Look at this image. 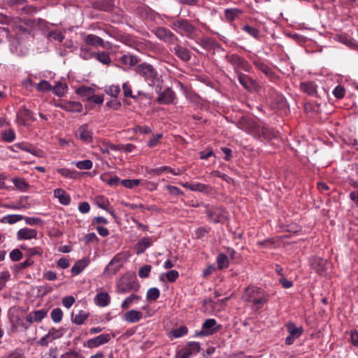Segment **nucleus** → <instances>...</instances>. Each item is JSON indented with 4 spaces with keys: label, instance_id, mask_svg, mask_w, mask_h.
<instances>
[{
    "label": "nucleus",
    "instance_id": "nucleus-40",
    "mask_svg": "<svg viewBox=\"0 0 358 358\" xmlns=\"http://www.w3.org/2000/svg\"><path fill=\"white\" fill-rule=\"evenodd\" d=\"M217 263L219 269L226 268L229 266L228 257L224 253H220L217 257Z\"/></svg>",
    "mask_w": 358,
    "mask_h": 358
},
{
    "label": "nucleus",
    "instance_id": "nucleus-27",
    "mask_svg": "<svg viewBox=\"0 0 358 358\" xmlns=\"http://www.w3.org/2000/svg\"><path fill=\"white\" fill-rule=\"evenodd\" d=\"M141 297L137 294H131L130 296H127L121 303V308L122 309H127L131 305L134 303H138Z\"/></svg>",
    "mask_w": 358,
    "mask_h": 358
},
{
    "label": "nucleus",
    "instance_id": "nucleus-60",
    "mask_svg": "<svg viewBox=\"0 0 358 358\" xmlns=\"http://www.w3.org/2000/svg\"><path fill=\"white\" fill-rule=\"evenodd\" d=\"M165 188L169 191V192L173 196H182L183 195V192L180 190L178 187L176 186H172L168 185L165 187Z\"/></svg>",
    "mask_w": 358,
    "mask_h": 358
},
{
    "label": "nucleus",
    "instance_id": "nucleus-30",
    "mask_svg": "<svg viewBox=\"0 0 358 358\" xmlns=\"http://www.w3.org/2000/svg\"><path fill=\"white\" fill-rule=\"evenodd\" d=\"M242 29L256 40H259L261 38L259 30L255 27L250 26L249 24H244L242 27Z\"/></svg>",
    "mask_w": 358,
    "mask_h": 358
},
{
    "label": "nucleus",
    "instance_id": "nucleus-52",
    "mask_svg": "<svg viewBox=\"0 0 358 358\" xmlns=\"http://www.w3.org/2000/svg\"><path fill=\"white\" fill-rule=\"evenodd\" d=\"M141 182L138 179H124L121 180V184L126 188L132 189L135 186H138Z\"/></svg>",
    "mask_w": 358,
    "mask_h": 358
},
{
    "label": "nucleus",
    "instance_id": "nucleus-61",
    "mask_svg": "<svg viewBox=\"0 0 358 358\" xmlns=\"http://www.w3.org/2000/svg\"><path fill=\"white\" fill-rule=\"evenodd\" d=\"M76 299L73 296H66L62 298V305L66 308H70L75 303Z\"/></svg>",
    "mask_w": 358,
    "mask_h": 358
},
{
    "label": "nucleus",
    "instance_id": "nucleus-34",
    "mask_svg": "<svg viewBox=\"0 0 358 358\" xmlns=\"http://www.w3.org/2000/svg\"><path fill=\"white\" fill-rule=\"evenodd\" d=\"M13 148H17L19 150L29 152L34 156H38V150L34 148H31L30 145L25 143H17L13 145Z\"/></svg>",
    "mask_w": 358,
    "mask_h": 358
},
{
    "label": "nucleus",
    "instance_id": "nucleus-35",
    "mask_svg": "<svg viewBox=\"0 0 358 358\" xmlns=\"http://www.w3.org/2000/svg\"><path fill=\"white\" fill-rule=\"evenodd\" d=\"M12 181L15 187L21 192H25L29 187L27 181L22 178H14Z\"/></svg>",
    "mask_w": 358,
    "mask_h": 358
},
{
    "label": "nucleus",
    "instance_id": "nucleus-28",
    "mask_svg": "<svg viewBox=\"0 0 358 358\" xmlns=\"http://www.w3.org/2000/svg\"><path fill=\"white\" fill-rule=\"evenodd\" d=\"M57 172L63 177L69 179H77L80 176V173L78 171L66 168L57 169Z\"/></svg>",
    "mask_w": 358,
    "mask_h": 358
},
{
    "label": "nucleus",
    "instance_id": "nucleus-12",
    "mask_svg": "<svg viewBox=\"0 0 358 358\" xmlns=\"http://www.w3.org/2000/svg\"><path fill=\"white\" fill-rule=\"evenodd\" d=\"M121 266V259L118 255H115L104 268L103 275L107 277H111L120 270Z\"/></svg>",
    "mask_w": 358,
    "mask_h": 358
},
{
    "label": "nucleus",
    "instance_id": "nucleus-47",
    "mask_svg": "<svg viewBox=\"0 0 358 358\" xmlns=\"http://www.w3.org/2000/svg\"><path fill=\"white\" fill-rule=\"evenodd\" d=\"M104 92L112 97H117L120 93V87L119 85L106 86Z\"/></svg>",
    "mask_w": 358,
    "mask_h": 358
},
{
    "label": "nucleus",
    "instance_id": "nucleus-17",
    "mask_svg": "<svg viewBox=\"0 0 358 358\" xmlns=\"http://www.w3.org/2000/svg\"><path fill=\"white\" fill-rule=\"evenodd\" d=\"M58 106L60 108L71 113H79L81 112L83 109L82 104L78 101H62L58 105Z\"/></svg>",
    "mask_w": 358,
    "mask_h": 358
},
{
    "label": "nucleus",
    "instance_id": "nucleus-48",
    "mask_svg": "<svg viewBox=\"0 0 358 358\" xmlns=\"http://www.w3.org/2000/svg\"><path fill=\"white\" fill-rule=\"evenodd\" d=\"M1 138L4 141L11 143L15 141L16 136L13 129H8L1 132Z\"/></svg>",
    "mask_w": 358,
    "mask_h": 358
},
{
    "label": "nucleus",
    "instance_id": "nucleus-16",
    "mask_svg": "<svg viewBox=\"0 0 358 358\" xmlns=\"http://www.w3.org/2000/svg\"><path fill=\"white\" fill-rule=\"evenodd\" d=\"M84 41L87 45L93 46L94 48H106V44H109L108 42H104V41L99 36L90 34L84 38Z\"/></svg>",
    "mask_w": 358,
    "mask_h": 358
},
{
    "label": "nucleus",
    "instance_id": "nucleus-45",
    "mask_svg": "<svg viewBox=\"0 0 358 358\" xmlns=\"http://www.w3.org/2000/svg\"><path fill=\"white\" fill-rule=\"evenodd\" d=\"M188 332V329L185 326H181L179 328L174 329L170 332V337L180 338L186 335Z\"/></svg>",
    "mask_w": 358,
    "mask_h": 358
},
{
    "label": "nucleus",
    "instance_id": "nucleus-41",
    "mask_svg": "<svg viewBox=\"0 0 358 358\" xmlns=\"http://www.w3.org/2000/svg\"><path fill=\"white\" fill-rule=\"evenodd\" d=\"M94 58L105 65H109L111 63V59L109 56V54L104 51L95 53Z\"/></svg>",
    "mask_w": 358,
    "mask_h": 358
},
{
    "label": "nucleus",
    "instance_id": "nucleus-4",
    "mask_svg": "<svg viewBox=\"0 0 358 358\" xmlns=\"http://www.w3.org/2000/svg\"><path fill=\"white\" fill-rule=\"evenodd\" d=\"M75 136L83 143L89 144L93 141V131L87 124H83L77 129Z\"/></svg>",
    "mask_w": 358,
    "mask_h": 358
},
{
    "label": "nucleus",
    "instance_id": "nucleus-29",
    "mask_svg": "<svg viewBox=\"0 0 358 358\" xmlns=\"http://www.w3.org/2000/svg\"><path fill=\"white\" fill-rule=\"evenodd\" d=\"M88 317V313L84 310H80L76 315H73V314L71 315V321L74 324L81 325L85 322Z\"/></svg>",
    "mask_w": 358,
    "mask_h": 358
},
{
    "label": "nucleus",
    "instance_id": "nucleus-18",
    "mask_svg": "<svg viewBox=\"0 0 358 358\" xmlns=\"http://www.w3.org/2000/svg\"><path fill=\"white\" fill-rule=\"evenodd\" d=\"M254 136L257 138L262 137L266 140H271L275 138L276 136L273 130L257 124Z\"/></svg>",
    "mask_w": 358,
    "mask_h": 358
},
{
    "label": "nucleus",
    "instance_id": "nucleus-64",
    "mask_svg": "<svg viewBox=\"0 0 358 358\" xmlns=\"http://www.w3.org/2000/svg\"><path fill=\"white\" fill-rule=\"evenodd\" d=\"M332 93L337 99H341L345 95V90L342 86L338 85L334 89Z\"/></svg>",
    "mask_w": 358,
    "mask_h": 358
},
{
    "label": "nucleus",
    "instance_id": "nucleus-46",
    "mask_svg": "<svg viewBox=\"0 0 358 358\" xmlns=\"http://www.w3.org/2000/svg\"><path fill=\"white\" fill-rule=\"evenodd\" d=\"M164 275L166 277L167 280L169 282H173L178 278L179 273L176 270H171V271L166 272V273L161 274L159 276V279L161 280H163V277Z\"/></svg>",
    "mask_w": 358,
    "mask_h": 358
},
{
    "label": "nucleus",
    "instance_id": "nucleus-10",
    "mask_svg": "<svg viewBox=\"0 0 358 358\" xmlns=\"http://www.w3.org/2000/svg\"><path fill=\"white\" fill-rule=\"evenodd\" d=\"M111 336L109 334H102L94 338L87 340L84 343V347L87 348H95L109 342Z\"/></svg>",
    "mask_w": 358,
    "mask_h": 358
},
{
    "label": "nucleus",
    "instance_id": "nucleus-55",
    "mask_svg": "<svg viewBox=\"0 0 358 358\" xmlns=\"http://www.w3.org/2000/svg\"><path fill=\"white\" fill-rule=\"evenodd\" d=\"M10 274L9 271H5L0 273V291L6 286L7 281L10 279Z\"/></svg>",
    "mask_w": 358,
    "mask_h": 358
},
{
    "label": "nucleus",
    "instance_id": "nucleus-59",
    "mask_svg": "<svg viewBox=\"0 0 358 358\" xmlns=\"http://www.w3.org/2000/svg\"><path fill=\"white\" fill-rule=\"evenodd\" d=\"M151 271L150 265H145L141 266L138 270V275L140 278H144L148 277Z\"/></svg>",
    "mask_w": 358,
    "mask_h": 358
},
{
    "label": "nucleus",
    "instance_id": "nucleus-19",
    "mask_svg": "<svg viewBox=\"0 0 358 358\" xmlns=\"http://www.w3.org/2000/svg\"><path fill=\"white\" fill-rule=\"evenodd\" d=\"M152 244V238L150 237H143L140 239L135 245L134 249L136 255H139L143 253L146 249L150 248Z\"/></svg>",
    "mask_w": 358,
    "mask_h": 358
},
{
    "label": "nucleus",
    "instance_id": "nucleus-49",
    "mask_svg": "<svg viewBox=\"0 0 358 358\" xmlns=\"http://www.w3.org/2000/svg\"><path fill=\"white\" fill-rule=\"evenodd\" d=\"M51 319L55 323H59L63 317V311L60 308H54L50 313Z\"/></svg>",
    "mask_w": 358,
    "mask_h": 358
},
{
    "label": "nucleus",
    "instance_id": "nucleus-31",
    "mask_svg": "<svg viewBox=\"0 0 358 358\" xmlns=\"http://www.w3.org/2000/svg\"><path fill=\"white\" fill-rule=\"evenodd\" d=\"M88 264L87 259L79 260L72 266L71 273L73 275L80 273Z\"/></svg>",
    "mask_w": 358,
    "mask_h": 358
},
{
    "label": "nucleus",
    "instance_id": "nucleus-39",
    "mask_svg": "<svg viewBox=\"0 0 358 358\" xmlns=\"http://www.w3.org/2000/svg\"><path fill=\"white\" fill-rule=\"evenodd\" d=\"M184 348L190 355L197 354L201 349L199 343L195 341L188 342Z\"/></svg>",
    "mask_w": 358,
    "mask_h": 358
},
{
    "label": "nucleus",
    "instance_id": "nucleus-2",
    "mask_svg": "<svg viewBox=\"0 0 358 358\" xmlns=\"http://www.w3.org/2000/svg\"><path fill=\"white\" fill-rule=\"evenodd\" d=\"M135 71L150 87L158 85L162 80V76L156 68L149 63L143 62L138 64Z\"/></svg>",
    "mask_w": 358,
    "mask_h": 358
},
{
    "label": "nucleus",
    "instance_id": "nucleus-1",
    "mask_svg": "<svg viewBox=\"0 0 358 358\" xmlns=\"http://www.w3.org/2000/svg\"><path fill=\"white\" fill-rule=\"evenodd\" d=\"M243 298L251 303L254 309L259 310L268 301L270 295L260 287L249 286L245 289Z\"/></svg>",
    "mask_w": 358,
    "mask_h": 358
},
{
    "label": "nucleus",
    "instance_id": "nucleus-14",
    "mask_svg": "<svg viewBox=\"0 0 358 358\" xmlns=\"http://www.w3.org/2000/svg\"><path fill=\"white\" fill-rule=\"evenodd\" d=\"M216 324L217 322L215 319L210 318L206 320L202 324V328L203 330L196 332V335L198 336H206L214 334L217 330L216 328H215Z\"/></svg>",
    "mask_w": 358,
    "mask_h": 358
},
{
    "label": "nucleus",
    "instance_id": "nucleus-53",
    "mask_svg": "<svg viewBox=\"0 0 358 358\" xmlns=\"http://www.w3.org/2000/svg\"><path fill=\"white\" fill-rule=\"evenodd\" d=\"M122 90L124 95L126 97H130L134 100L137 99V96L133 94L131 85L128 83H124L122 85Z\"/></svg>",
    "mask_w": 358,
    "mask_h": 358
},
{
    "label": "nucleus",
    "instance_id": "nucleus-15",
    "mask_svg": "<svg viewBox=\"0 0 358 358\" xmlns=\"http://www.w3.org/2000/svg\"><path fill=\"white\" fill-rule=\"evenodd\" d=\"M47 308H41L30 312L26 317V320L31 324L34 322H41L48 315Z\"/></svg>",
    "mask_w": 358,
    "mask_h": 358
},
{
    "label": "nucleus",
    "instance_id": "nucleus-7",
    "mask_svg": "<svg viewBox=\"0 0 358 358\" xmlns=\"http://www.w3.org/2000/svg\"><path fill=\"white\" fill-rule=\"evenodd\" d=\"M286 327L289 336L285 338V344L289 345L302 334L303 329L302 327H297L294 322H291L286 324Z\"/></svg>",
    "mask_w": 358,
    "mask_h": 358
},
{
    "label": "nucleus",
    "instance_id": "nucleus-50",
    "mask_svg": "<svg viewBox=\"0 0 358 358\" xmlns=\"http://www.w3.org/2000/svg\"><path fill=\"white\" fill-rule=\"evenodd\" d=\"M67 90L66 84L59 83L54 87H52V91L58 96H62Z\"/></svg>",
    "mask_w": 358,
    "mask_h": 358
},
{
    "label": "nucleus",
    "instance_id": "nucleus-36",
    "mask_svg": "<svg viewBox=\"0 0 358 358\" xmlns=\"http://www.w3.org/2000/svg\"><path fill=\"white\" fill-rule=\"evenodd\" d=\"M80 57L85 60H88L95 57V52H92L90 48L81 45L80 48Z\"/></svg>",
    "mask_w": 358,
    "mask_h": 358
},
{
    "label": "nucleus",
    "instance_id": "nucleus-32",
    "mask_svg": "<svg viewBox=\"0 0 358 358\" xmlns=\"http://www.w3.org/2000/svg\"><path fill=\"white\" fill-rule=\"evenodd\" d=\"M242 13V10L238 8H227L224 10V16L228 22H232Z\"/></svg>",
    "mask_w": 358,
    "mask_h": 358
},
{
    "label": "nucleus",
    "instance_id": "nucleus-43",
    "mask_svg": "<svg viewBox=\"0 0 358 358\" xmlns=\"http://www.w3.org/2000/svg\"><path fill=\"white\" fill-rule=\"evenodd\" d=\"M120 61L129 66H134L138 63V59L136 57L131 55H124L120 58Z\"/></svg>",
    "mask_w": 358,
    "mask_h": 358
},
{
    "label": "nucleus",
    "instance_id": "nucleus-37",
    "mask_svg": "<svg viewBox=\"0 0 358 358\" xmlns=\"http://www.w3.org/2000/svg\"><path fill=\"white\" fill-rule=\"evenodd\" d=\"M238 79L239 83L248 90H250L252 86V80L247 75L243 73L238 74Z\"/></svg>",
    "mask_w": 358,
    "mask_h": 358
},
{
    "label": "nucleus",
    "instance_id": "nucleus-5",
    "mask_svg": "<svg viewBox=\"0 0 358 358\" xmlns=\"http://www.w3.org/2000/svg\"><path fill=\"white\" fill-rule=\"evenodd\" d=\"M226 59L234 66L236 71L238 69H243L245 71H250V66L249 63L238 55H227L226 56Z\"/></svg>",
    "mask_w": 358,
    "mask_h": 358
},
{
    "label": "nucleus",
    "instance_id": "nucleus-9",
    "mask_svg": "<svg viewBox=\"0 0 358 358\" xmlns=\"http://www.w3.org/2000/svg\"><path fill=\"white\" fill-rule=\"evenodd\" d=\"M9 47L10 52L17 56H23L28 52V49L22 43L18 36H14L10 39Z\"/></svg>",
    "mask_w": 358,
    "mask_h": 358
},
{
    "label": "nucleus",
    "instance_id": "nucleus-33",
    "mask_svg": "<svg viewBox=\"0 0 358 358\" xmlns=\"http://www.w3.org/2000/svg\"><path fill=\"white\" fill-rule=\"evenodd\" d=\"M255 65L258 69H259L267 76L272 77L274 75L272 69L264 62L262 61H255Z\"/></svg>",
    "mask_w": 358,
    "mask_h": 358
},
{
    "label": "nucleus",
    "instance_id": "nucleus-21",
    "mask_svg": "<svg viewBox=\"0 0 358 358\" xmlns=\"http://www.w3.org/2000/svg\"><path fill=\"white\" fill-rule=\"evenodd\" d=\"M36 236L37 231L34 229L22 228L18 230L17 233L18 240H31L36 238Z\"/></svg>",
    "mask_w": 358,
    "mask_h": 358
},
{
    "label": "nucleus",
    "instance_id": "nucleus-25",
    "mask_svg": "<svg viewBox=\"0 0 358 358\" xmlns=\"http://www.w3.org/2000/svg\"><path fill=\"white\" fill-rule=\"evenodd\" d=\"M94 303L100 307L107 306L110 302V297L107 292H102L96 294Z\"/></svg>",
    "mask_w": 358,
    "mask_h": 358
},
{
    "label": "nucleus",
    "instance_id": "nucleus-63",
    "mask_svg": "<svg viewBox=\"0 0 358 358\" xmlns=\"http://www.w3.org/2000/svg\"><path fill=\"white\" fill-rule=\"evenodd\" d=\"M10 258L13 262H17L22 258V253L19 249H14L10 252Z\"/></svg>",
    "mask_w": 358,
    "mask_h": 358
},
{
    "label": "nucleus",
    "instance_id": "nucleus-24",
    "mask_svg": "<svg viewBox=\"0 0 358 358\" xmlns=\"http://www.w3.org/2000/svg\"><path fill=\"white\" fill-rule=\"evenodd\" d=\"M143 318V313L136 310H130L124 314V320L129 323H136Z\"/></svg>",
    "mask_w": 358,
    "mask_h": 358
},
{
    "label": "nucleus",
    "instance_id": "nucleus-58",
    "mask_svg": "<svg viewBox=\"0 0 358 358\" xmlns=\"http://www.w3.org/2000/svg\"><path fill=\"white\" fill-rule=\"evenodd\" d=\"M19 112L22 116L26 117L27 119L32 121L35 120L33 112L28 109L25 106H23Z\"/></svg>",
    "mask_w": 358,
    "mask_h": 358
},
{
    "label": "nucleus",
    "instance_id": "nucleus-20",
    "mask_svg": "<svg viewBox=\"0 0 358 358\" xmlns=\"http://www.w3.org/2000/svg\"><path fill=\"white\" fill-rule=\"evenodd\" d=\"M134 284V282L123 278L117 283V292L118 294H126L133 289Z\"/></svg>",
    "mask_w": 358,
    "mask_h": 358
},
{
    "label": "nucleus",
    "instance_id": "nucleus-22",
    "mask_svg": "<svg viewBox=\"0 0 358 358\" xmlns=\"http://www.w3.org/2000/svg\"><path fill=\"white\" fill-rule=\"evenodd\" d=\"M54 196L58 199L59 203L64 206H68L71 202V196L62 189L57 188L54 190Z\"/></svg>",
    "mask_w": 358,
    "mask_h": 358
},
{
    "label": "nucleus",
    "instance_id": "nucleus-62",
    "mask_svg": "<svg viewBox=\"0 0 358 358\" xmlns=\"http://www.w3.org/2000/svg\"><path fill=\"white\" fill-rule=\"evenodd\" d=\"M49 36L50 38L57 41L59 42H62L64 38V35L60 31H52L49 33Z\"/></svg>",
    "mask_w": 358,
    "mask_h": 358
},
{
    "label": "nucleus",
    "instance_id": "nucleus-6",
    "mask_svg": "<svg viewBox=\"0 0 358 358\" xmlns=\"http://www.w3.org/2000/svg\"><path fill=\"white\" fill-rule=\"evenodd\" d=\"M154 34L159 40L169 44H173L178 40L172 31L162 27H157L154 30Z\"/></svg>",
    "mask_w": 358,
    "mask_h": 358
},
{
    "label": "nucleus",
    "instance_id": "nucleus-26",
    "mask_svg": "<svg viewBox=\"0 0 358 358\" xmlns=\"http://www.w3.org/2000/svg\"><path fill=\"white\" fill-rule=\"evenodd\" d=\"M300 89L308 95L315 96L317 94V85L314 82H302L300 84Z\"/></svg>",
    "mask_w": 358,
    "mask_h": 358
},
{
    "label": "nucleus",
    "instance_id": "nucleus-8",
    "mask_svg": "<svg viewBox=\"0 0 358 358\" xmlns=\"http://www.w3.org/2000/svg\"><path fill=\"white\" fill-rule=\"evenodd\" d=\"M257 124L252 119L243 117L236 122V126L248 134L255 135Z\"/></svg>",
    "mask_w": 358,
    "mask_h": 358
},
{
    "label": "nucleus",
    "instance_id": "nucleus-57",
    "mask_svg": "<svg viewBox=\"0 0 358 358\" xmlns=\"http://www.w3.org/2000/svg\"><path fill=\"white\" fill-rule=\"evenodd\" d=\"M162 137V134H157L153 135L150 139L148 141L147 145L150 148H154L157 146L159 143V140Z\"/></svg>",
    "mask_w": 358,
    "mask_h": 358
},
{
    "label": "nucleus",
    "instance_id": "nucleus-23",
    "mask_svg": "<svg viewBox=\"0 0 358 358\" xmlns=\"http://www.w3.org/2000/svg\"><path fill=\"white\" fill-rule=\"evenodd\" d=\"M173 52L178 58L184 62H187L191 59L190 52L180 45H176L173 48Z\"/></svg>",
    "mask_w": 358,
    "mask_h": 358
},
{
    "label": "nucleus",
    "instance_id": "nucleus-3",
    "mask_svg": "<svg viewBox=\"0 0 358 358\" xmlns=\"http://www.w3.org/2000/svg\"><path fill=\"white\" fill-rule=\"evenodd\" d=\"M173 30L181 35H185L190 39H193L196 36V29L187 19L180 18L173 20L171 24Z\"/></svg>",
    "mask_w": 358,
    "mask_h": 358
},
{
    "label": "nucleus",
    "instance_id": "nucleus-54",
    "mask_svg": "<svg viewBox=\"0 0 358 358\" xmlns=\"http://www.w3.org/2000/svg\"><path fill=\"white\" fill-rule=\"evenodd\" d=\"M160 292L158 288L152 287L147 292V298L149 300L155 301L159 296Z\"/></svg>",
    "mask_w": 358,
    "mask_h": 358
},
{
    "label": "nucleus",
    "instance_id": "nucleus-44",
    "mask_svg": "<svg viewBox=\"0 0 358 358\" xmlns=\"http://www.w3.org/2000/svg\"><path fill=\"white\" fill-rule=\"evenodd\" d=\"M24 219L23 215H8L3 217L1 220L2 222L8 223L10 224H15L19 221H21Z\"/></svg>",
    "mask_w": 358,
    "mask_h": 358
},
{
    "label": "nucleus",
    "instance_id": "nucleus-42",
    "mask_svg": "<svg viewBox=\"0 0 358 358\" xmlns=\"http://www.w3.org/2000/svg\"><path fill=\"white\" fill-rule=\"evenodd\" d=\"M65 331L66 330L64 328H60L58 329L52 328L49 330L48 334L52 341H53L54 340L62 338L64 336Z\"/></svg>",
    "mask_w": 358,
    "mask_h": 358
},
{
    "label": "nucleus",
    "instance_id": "nucleus-51",
    "mask_svg": "<svg viewBox=\"0 0 358 358\" xmlns=\"http://www.w3.org/2000/svg\"><path fill=\"white\" fill-rule=\"evenodd\" d=\"M36 89L39 92H49L52 90V85L47 80H41L36 85Z\"/></svg>",
    "mask_w": 358,
    "mask_h": 358
},
{
    "label": "nucleus",
    "instance_id": "nucleus-56",
    "mask_svg": "<svg viewBox=\"0 0 358 358\" xmlns=\"http://www.w3.org/2000/svg\"><path fill=\"white\" fill-rule=\"evenodd\" d=\"M170 168L171 167H169V166H162L159 168L146 169V172L148 173L152 174V175H160L164 171L169 172V169H170Z\"/></svg>",
    "mask_w": 358,
    "mask_h": 358
},
{
    "label": "nucleus",
    "instance_id": "nucleus-38",
    "mask_svg": "<svg viewBox=\"0 0 358 358\" xmlns=\"http://www.w3.org/2000/svg\"><path fill=\"white\" fill-rule=\"evenodd\" d=\"M72 165H75L78 169L81 170H90L92 168L93 163L90 159L83 161H74L71 162Z\"/></svg>",
    "mask_w": 358,
    "mask_h": 358
},
{
    "label": "nucleus",
    "instance_id": "nucleus-11",
    "mask_svg": "<svg viewBox=\"0 0 358 358\" xmlns=\"http://www.w3.org/2000/svg\"><path fill=\"white\" fill-rule=\"evenodd\" d=\"M178 184L180 185H181L182 187H183L186 189H188L192 192H201V193H204V194H208L212 190V187L210 185L203 184L201 182L189 183L187 182H178Z\"/></svg>",
    "mask_w": 358,
    "mask_h": 358
},
{
    "label": "nucleus",
    "instance_id": "nucleus-13",
    "mask_svg": "<svg viewBox=\"0 0 358 358\" xmlns=\"http://www.w3.org/2000/svg\"><path fill=\"white\" fill-rule=\"evenodd\" d=\"M176 99L175 92L171 88L168 87L164 91L159 92L157 102L159 104L169 105L174 103Z\"/></svg>",
    "mask_w": 358,
    "mask_h": 358
}]
</instances>
